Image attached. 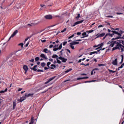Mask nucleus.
Segmentation results:
<instances>
[{"label":"nucleus","mask_w":124,"mask_h":124,"mask_svg":"<svg viewBox=\"0 0 124 124\" xmlns=\"http://www.w3.org/2000/svg\"><path fill=\"white\" fill-rule=\"evenodd\" d=\"M59 60H61L62 61V62H66L67 61V59L64 58V57H62V55H59V57H58Z\"/></svg>","instance_id":"obj_3"},{"label":"nucleus","mask_w":124,"mask_h":124,"mask_svg":"<svg viewBox=\"0 0 124 124\" xmlns=\"http://www.w3.org/2000/svg\"><path fill=\"white\" fill-rule=\"evenodd\" d=\"M47 92H48V90L43 91V92L41 93H46Z\"/></svg>","instance_id":"obj_59"},{"label":"nucleus","mask_w":124,"mask_h":124,"mask_svg":"<svg viewBox=\"0 0 124 124\" xmlns=\"http://www.w3.org/2000/svg\"><path fill=\"white\" fill-rule=\"evenodd\" d=\"M18 46H21V48H23L24 47V44L23 43H20L18 44Z\"/></svg>","instance_id":"obj_36"},{"label":"nucleus","mask_w":124,"mask_h":124,"mask_svg":"<svg viewBox=\"0 0 124 124\" xmlns=\"http://www.w3.org/2000/svg\"><path fill=\"white\" fill-rule=\"evenodd\" d=\"M105 33H102L101 34H98L96 35V38H98L99 37H103V36H105Z\"/></svg>","instance_id":"obj_9"},{"label":"nucleus","mask_w":124,"mask_h":124,"mask_svg":"<svg viewBox=\"0 0 124 124\" xmlns=\"http://www.w3.org/2000/svg\"><path fill=\"white\" fill-rule=\"evenodd\" d=\"M30 44V42H28L26 45H25V47H28L29 46V45Z\"/></svg>","instance_id":"obj_57"},{"label":"nucleus","mask_w":124,"mask_h":124,"mask_svg":"<svg viewBox=\"0 0 124 124\" xmlns=\"http://www.w3.org/2000/svg\"><path fill=\"white\" fill-rule=\"evenodd\" d=\"M80 75L81 76H87V74L83 73V74H80Z\"/></svg>","instance_id":"obj_51"},{"label":"nucleus","mask_w":124,"mask_h":124,"mask_svg":"<svg viewBox=\"0 0 124 124\" xmlns=\"http://www.w3.org/2000/svg\"><path fill=\"white\" fill-rule=\"evenodd\" d=\"M93 71H94V70H93L91 72V75H93Z\"/></svg>","instance_id":"obj_62"},{"label":"nucleus","mask_w":124,"mask_h":124,"mask_svg":"<svg viewBox=\"0 0 124 124\" xmlns=\"http://www.w3.org/2000/svg\"><path fill=\"white\" fill-rule=\"evenodd\" d=\"M32 35H33V34H32L30 37H28V38H26L25 40L24 43H26V41H28V40L29 38H31V37L32 36Z\"/></svg>","instance_id":"obj_28"},{"label":"nucleus","mask_w":124,"mask_h":124,"mask_svg":"<svg viewBox=\"0 0 124 124\" xmlns=\"http://www.w3.org/2000/svg\"><path fill=\"white\" fill-rule=\"evenodd\" d=\"M83 22H84V20H82L79 21H77L76 22H75L74 23V25H72L71 27H75V26H77V25H79V24H82V23H83Z\"/></svg>","instance_id":"obj_6"},{"label":"nucleus","mask_w":124,"mask_h":124,"mask_svg":"<svg viewBox=\"0 0 124 124\" xmlns=\"http://www.w3.org/2000/svg\"><path fill=\"white\" fill-rule=\"evenodd\" d=\"M117 41L119 42L120 44H121V43H122V44H123V45L124 46V41L122 40H117Z\"/></svg>","instance_id":"obj_19"},{"label":"nucleus","mask_w":124,"mask_h":124,"mask_svg":"<svg viewBox=\"0 0 124 124\" xmlns=\"http://www.w3.org/2000/svg\"><path fill=\"white\" fill-rule=\"evenodd\" d=\"M116 14H117V15H123V14H124V13H116Z\"/></svg>","instance_id":"obj_47"},{"label":"nucleus","mask_w":124,"mask_h":124,"mask_svg":"<svg viewBox=\"0 0 124 124\" xmlns=\"http://www.w3.org/2000/svg\"><path fill=\"white\" fill-rule=\"evenodd\" d=\"M7 88H6L4 91H0V93H6L7 92Z\"/></svg>","instance_id":"obj_21"},{"label":"nucleus","mask_w":124,"mask_h":124,"mask_svg":"<svg viewBox=\"0 0 124 124\" xmlns=\"http://www.w3.org/2000/svg\"><path fill=\"white\" fill-rule=\"evenodd\" d=\"M93 54H98V52H97V51H93L92 52H90L89 53V55H93Z\"/></svg>","instance_id":"obj_24"},{"label":"nucleus","mask_w":124,"mask_h":124,"mask_svg":"<svg viewBox=\"0 0 124 124\" xmlns=\"http://www.w3.org/2000/svg\"><path fill=\"white\" fill-rule=\"evenodd\" d=\"M56 60L57 61V63H59V64L62 63V62H61V61L59 60V59L57 58Z\"/></svg>","instance_id":"obj_40"},{"label":"nucleus","mask_w":124,"mask_h":124,"mask_svg":"<svg viewBox=\"0 0 124 124\" xmlns=\"http://www.w3.org/2000/svg\"><path fill=\"white\" fill-rule=\"evenodd\" d=\"M112 41H109L107 43L108 45H109V44H111Z\"/></svg>","instance_id":"obj_60"},{"label":"nucleus","mask_w":124,"mask_h":124,"mask_svg":"<svg viewBox=\"0 0 124 124\" xmlns=\"http://www.w3.org/2000/svg\"><path fill=\"white\" fill-rule=\"evenodd\" d=\"M50 64H51V62H47L46 65L48 67L50 66Z\"/></svg>","instance_id":"obj_44"},{"label":"nucleus","mask_w":124,"mask_h":124,"mask_svg":"<svg viewBox=\"0 0 124 124\" xmlns=\"http://www.w3.org/2000/svg\"><path fill=\"white\" fill-rule=\"evenodd\" d=\"M83 79H89V77H83Z\"/></svg>","instance_id":"obj_64"},{"label":"nucleus","mask_w":124,"mask_h":124,"mask_svg":"<svg viewBox=\"0 0 124 124\" xmlns=\"http://www.w3.org/2000/svg\"><path fill=\"white\" fill-rule=\"evenodd\" d=\"M44 89V87H41L38 89V91H41V90H43Z\"/></svg>","instance_id":"obj_56"},{"label":"nucleus","mask_w":124,"mask_h":124,"mask_svg":"<svg viewBox=\"0 0 124 124\" xmlns=\"http://www.w3.org/2000/svg\"><path fill=\"white\" fill-rule=\"evenodd\" d=\"M35 62H38V61H39V57H37L35 58Z\"/></svg>","instance_id":"obj_39"},{"label":"nucleus","mask_w":124,"mask_h":124,"mask_svg":"<svg viewBox=\"0 0 124 124\" xmlns=\"http://www.w3.org/2000/svg\"><path fill=\"white\" fill-rule=\"evenodd\" d=\"M62 44L61 43L60 45L59 46L58 48H59V50H62Z\"/></svg>","instance_id":"obj_34"},{"label":"nucleus","mask_w":124,"mask_h":124,"mask_svg":"<svg viewBox=\"0 0 124 124\" xmlns=\"http://www.w3.org/2000/svg\"><path fill=\"white\" fill-rule=\"evenodd\" d=\"M71 70H72V68H70L67 70L66 71H65V73H68V72H69V71H71Z\"/></svg>","instance_id":"obj_32"},{"label":"nucleus","mask_w":124,"mask_h":124,"mask_svg":"<svg viewBox=\"0 0 124 124\" xmlns=\"http://www.w3.org/2000/svg\"><path fill=\"white\" fill-rule=\"evenodd\" d=\"M108 34H109V36H110V37H113V35H114L113 33H112V34L109 33Z\"/></svg>","instance_id":"obj_46"},{"label":"nucleus","mask_w":124,"mask_h":124,"mask_svg":"<svg viewBox=\"0 0 124 124\" xmlns=\"http://www.w3.org/2000/svg\"><path fill=\"white\" fill-rule=\"evenodd\" d=\"M79 18H81V16H80V14H78V16L77 17H76V19H77V20H78L79 19Z\"/></svg>","instance_id":"obj_33"},{"label":"nucleus","mask_w":124,"mask_h":124,"mask_svg":"<svg viewBox=\"0 0 124 124\" xmlns=\"http://www.w3.org/2000/svg\"><path fill=\"white\" fill-rule=\"evenodd\" d=\"M36 67H37V65H34L33 68H31V70H33L34 71H36V70H37Z\"/></svg>","instance_id":"obj_16"},{"label":"nucleus","mask_w":124,"mask_h":124,"mask_svg":"<svg viewBox=\"0 0 124 124\" xmlns=\"http://www.w3.org/2000/svg\"><path fill=\"white\" fill-rule=\"evenodd\" d=\"M17 33H18V30H16L9 38L8 41H9V40H10L12 37H14V36H15Z\"/></svg>","instance_id":"obj_4"},{"label":"nucleus","mask_w":124,"mask_h":124,"mask_svg":"<svg viewBox=\"0 0 124 124\" xmlns=\"http://www.w3.org/2000/svg\"><path fill=\"white\" fill-rule=\"evenodd\" d=\"M51 67H54V68H56V67H57V66H56L55 64H52L51 65H50Z\"/></svg>","instance_id":"obj_37"},{"label":"nucleus","mask_w":124,"mask_h":124,"mask_svg":"<svg viewBox=\"0 0 124 124\" xmlns=\"http://www.w3.org/2000/svg\"><path fill=\"white\" fill-rule=\"evenodd\" d=\"M16 108V101H14L13 103V110H14Z\"/></svg>","instance_id":"obj_17"},{"label":"nucleus","mask_w":124,"mask_h":124,"mask_svg":"<svg viewBox=\"0 0 124 124\" xmlns=\"http://www.w3.org/2000/svg\"><path fill=\"white\" fill-rule=\"evenodd\" d=\"M120 38H122V37L121 36H117L116 38H113L111 39V40H116V39H117V40H118V39H120Z\"/></svg>","instance_id":"obj_18"},{"label":"nucleus","mask_w":124,"mask_h":124,"mask_svg":"<svg viewBox=\"0 0 124 124\" xmlns=\"http://www.w3.org/2000/svg\"><path fill=\"white\" fill-rule=\"evenodd\" d=\"M30 62H34V59H32L31 60L29 61Z\"/></svg>","instance_id":"obj_61"},{"label":"nucleus","mask_w":124,"mask_h":124,"mask_svg":"<svg viewBox=\"0 0 124 124\" xmlns=\"http://www.w3.org/2000/svg\"><path fill=\"white\" fill-rule=\"evenodd\" d=\"M112 63L113 64V65H118V59H115V60H114Z\"/></svg>","instance_id":"obj_11"},{"label":"nucleus","mask_w":124,"mask_h":124,"mask_svg":"<svg viewBox=\"0 0 124 124\" xmlns=\"http://www.w3.org/2000/svg\"><path fill=\"white\" fill-rule=\"evenodd\" d=\"M122 57V59H121V61L120 62V64H122V63H123V62H124V55H121Z\"/></svg>","instance_id":"obj_22"},{"label":"nucleus","mask_w":124,"mask_h":124,"mask_svg":"<svg viewBox=\"0 0 124 124\" xmlns=\"http://www.w3.org/2000/svg\"><path fill=\"white\" fill-rule=\"evenodd\" d=\"M124 66V63H123L120 67H119V68H123Z\"/></svg>","instance_id":"obj_48"},{"label":"nucleus","mask_w":124,"mask_h":124,"mask_svg":"<svg viewBox=\"0 0 124 124\" xmlns=\"http://www.w3.org/2000/svg\"><path fill=\"white\" fill-rule=\"evenodd\" d=\"M65 50H66V51H67V52H68L69 53V54H71V52L70 51V50L69 49L66 48Z\"/></svg>","instance_id":"obj_49"},{"label":"nucleus","mask_w":124,"mask_h":124,"mask_svg":"<svg viewBox=\"0 0 124 124\" xmlns=\"http://www.w3.org/2000/svg\"><path fill=\"white\" fill-rule=\"evenodd\" d=\"M111 30H113L114 31H119V28L114 29L113 28H111Z\"/></svg>","instance_id":"obj_42"},{"label":"nucleus","mask_w":124,"mask_h":124,"mask_svg":"<svg viewBox=\"0 0 124 124\" xmlns=\"http://www.w3.org/2000/svg\"><path fill=\"white\" fill-rule=\"evenodd\" d=\"M94 31L92 30H90L89 31H87L86 32H89V33H92V32H93Z\"/></svg>","instance_id":"obj_35"},{"label":"nucleus","mask_w":124,"mask_h":124,"mask_svg":"<svg viewBox=\"0 0 124 124\" xmlns=\"http://www.w3.org/2000/svg\"><path fill=\"white\" fill-rule=\"evenodd\" d=\"M103 45H104V44L103 43H102L99 45H97L98 47H99V46H100L99 47H100V48H101V47H102V46H103Z\"/></svg>","instance_id":"obj_30"},{"label":"nucleus","mask_w":124,"mask_h":124,"mask_svg":"<svg viewBox=\"0 0 124 124\" xmlns=\"http://www.w3.org/2000/svg\"><path fill=\"white\" fill-rule=\"evenodd\" d=\"M75 35H76V33L73 34V35H72L71 36H69L68 37L69 39H70V38H72V37H74V36H75Z\"/></svg>","instance_id":"obj_26"},{"label":"nucleus","mask_w":124,"mask_h":124,"mask_svg":"<svg viewBox=\"0 0 124 124\" xmlns=\"http://www.w3.org/2000/svg\"><path fill=\"white\" fill-rule=\"evenodd\" d=\"M62 52H63V49H62L61 51H60V53H61V54L60 55V56H62V55H63V53H62Z\"/></svg>","instance_id":"obj_41"},{"label":"nucleus","mask_w":124,"mask_h":124,"mask_svg":"<svg viewBox=\"0 0 124 124\" xmlns=\"http://www.w3.org/2000/svg\"><path fill=\"white\" fill-rule=\"evenodd\" d=\"M82 37H81V38H84V37H88L89 36V34L87 35V32H84L82 33Z\"/></svg>","instance_id":"obj_10"},{"label":"nucleus","mask_w":124,"mask_h":124,"mask_svg":"<svg viewBox=\"0 0 124 124\" xmlns=\"http://www.w3.org/2000/svg\"><path fill=\"white\" fill-rule=\"evenodd\" d=\"M67 43V42H63L62 43L63 46H65V45H66Z\"/></svg>","instance_id":"obj_45"},{"label":"nucleus","mask_w":124,"mask_h":124,"mask_svg":"<svg viewBox=\"0 0 124 124\" xmlns=\"http://www.w3.org/2000/svg\"><path fill=\"white\" fill-rule=\"evenodd\" d=\"M40 57H41V58H42L43 59H45V60H48V58H47V57H46L45 54H44L43 53L41 54Z\"/></svg>","instance_id":"obj_13"},{"label":"nucleus","mask_w":124,"mask_h":124,"mask_svg":"<svg viewBox=\"0 0 124 124\" xmlns=\"http://www.w3.org/2000/svg\"><path fill=\"white\" fill-rule=\"evenodd\" d=\"M112 32L113 33V35H114V34H117V35H118V36H120V37L122 36V34H123L122 31H120V32L117 31H112Z\"/></svg>","instance_id":"obj_2"},{"label":"nucleus","mask_w":124,"mask_h":124,"mask_svg":"<svg viewBox=\"0 0 124 124\" xmlns=\"http://www.w3.org/2000/svg\"><path fill=\"white\" fill-rule=\"evenodd\" d=\"M45 18L46 20H52L53 19V16L51 15H47L45 16Z\"/></svg>","instance_id":"obj_5"},{"label":"nucleus","mask_w":124,"mask_h":124,"mask_svg":"<svg viewBox=\"0 0 124 124\" xmlns=\"http://www.w3.org/2000/svg\"><path fill=\"white\" fill-rule=\"evenodd\" d=\"M23 68L24 70L25 71V72H27V71L29 70V67H28V66H27L26 65H24L23 67Z\"/></svg>","instance_id":"obj_14"},{"label":"nucleus","mask_w":124,"mask_h":124,"mask_svg":"<svg viewBox=\"0 0 124 124\" xmlns=\"http://www.w3.org/2000/svg\"><path fill=\"white\" fill-rule=\"evenodd\" d=\"M49 48H54V45H51L50 46H49Z\"/></svg>","instance_id":"obj_63"},{"label":"nucleus","mask_w":124,"mask_h":124,"mask_svg":"<svg viewBox=\"0 0 124 124\" xmlns=\"http://www.w3.org/2000/svg\"><path fill=\"white\" fill-rule=\"evenodd\" d=\"M70 47L72 49V50H74L75 49L73 45H72L71 43H70Z\"/></svg>","instance_id":"obj_23"},{"label":"nucleus","mask_w":124,"mask_h":124,"mask_svg":"<svg viewBox=\"0 0 124 124\" xmlns=\"http://www.w3.org/2000/svg\"><path fill=\"white\" fill-rule=\"evenodd\" d=\"M43 70H40V69H38L37 70V72H43Z\"/></svg>","instance_id":"obj_43"},{"label":"nucleus","mask_w":124,"mask_h":124,"mask_svg":"<svg viewBox=\"0 0 124 124\" xmlns=\"http://www.w3.org/2000/svg\"><path fill=\"white\" fill-rule=\"evenodd\" d=\"M41 40L43 43L46 42V40Z\"/></svg>","instance_id":"obj_58"},{"label":"nucleus","mask_w":124,"mask_h":124,"mask_svg":"<svg viewBox=\"0 0 124 124\" xmlns=\"http://www.w3.org/2000/svg\"><path fill=\"white\" fill-rule=\"evenodd\" d=\"M116 46L112 48V51H115V50H121V48H122L123 46L122 44H120V43L118 42V43L116 44Z\"/></svg>","instance_id":"obj_1"},{"label":"nucleus","mask_w":124,"mask_h":124,"mask_svg":"<svg viewBox=\"0 0 124 124\" xmlns=\"http://www.w3.org/2000/svg\"><path fill=\"white\" fill-rule=\"evenodd\" d=\"M83 78H77V80H83Z\"/></svg>","instance_id":"obj_54"},{"label":"nucleus","mask_w":124,"mask_h":124,"mask_svg":"<svg viewBox=\"0 0 124 124\" xmlns=\"http://www.w3.org/2000/svg\"><path fill=\"white\" fill-rule=\"evenodd\" d=\"M48 51V49L47 48H45L43 50V52H44V53H48V52H47Z\"/></svg>","instance_id":"obj_38"},{"label":"nucleus","mask_w":124,"mask_h":124,"mask_svg":"<svg viewBox=\"0 0 124 124\" xmlns=\"http://www.w3.org/2000/svg\"><path fill=\"white\" fill-rule=\"evenodd\" d=\"M66 31V28H64L62 31H61V32H64Z\"/></svg>","instance_id":"obj_55"},{"label":"nucleus","mask_w":124,"mask_h":124,"mask_svg":"<svg viewBox=\"0 0 124 124\" xmlns=\"http://www.w3.org/2000/svg\"><path fill=\"white\" fill-rule=\"evenodd\" d=\"M71 43L72 45H77V44H79V42H74Z\"/></svg>","instance_id":"obj_20"},{"label":"nucleus","mask_w":124,"mask_h":124,"mask_svg":"<svg viewBox=\"0 0 124 124\" xmlns=\"http://www.w3.org/2000/svg\"><path fill=\"white\" fill-rule=\"evenodd\" d=\"M82 33L81 32H78L76 34H77V35H80V34H81Z\"/></svg>","instance_id":"obj_52"},{"label":"nucleus","mask_w":124,"mask_h":124,"mask_svg":"<svg viewBox=\"0 0 124 124\" xmlns=\"http://www.w3.org/2000/svg\"><path fill=\"white\" fill-rule=\"evenodd\" d=\"M25 95L26 96V97H30V96H31V97H32L33 95V93H29V94H27L25 93Z\"/></svg>","instance_id":"obj_15"},{"label":"nucleus","mask_w":124,"mask_h":124,"mask_svg":"<svg viewBox=\"0 0 124 124\" xmlns=\"http://www.w3.org/2000/svg\"><path fill=\"white\" fill-rule=\"evenodd\" d=\"M55 78H56V77H53L52 78H49L48 79V80L45 83V85L50 83V82H51V81H52V80H54V79H55Z\"/></svg>","instance_id":"obj_7"},{"label":"nucleus","mask_w":124,"mask_h":124,"mask_svg":"<svg viewBox=\"0 0 124 124\" xmlns=\"http://www.w3.org/2000/svg\"><path fill=\"white\" fill-rule=\"evenodd\" d=\"M102 27H104V25H99L98 26V29H99V28H102Z\"/></svg>","instance_id":"obj_53"},{"label":"nucleus","mask_w":124,"mask_h":124,"mask_svg":"<svg viewBox=\"0 0 124 124\" xmlns=\"http://www.w3.org/2000/svg\"><path fill=\"white\" fill-rule=\"evenodd\" d=\"M52 58L53 59H55V58H59V56H58V55L55 54V55H53L52 56Z\"/></svg>","instance_id":"obj_31"},{"label":"nucleus","mask_w":124,"mask_h":124,"mask_svg":"<svg viewBox=\"0 0 124 124\" xmlns=\"http://www.w3.org/2000/svg\"><path fill=\"white\" fill-rule=\"evenodd\" d=\"M41 65L42 67H44V66H45V65H46V63L43 62H42L41 63Z\"/></svg>","instance_id":"obj_27"},{"label":"nucleus","mask_w":124,"mask_h":124,"mask_svg":"<svg viewBox=\"0 0 124 124\" xmlns=\"http://www.w3.org/2000/svg\"><path fill=\"white\" fill-rule=\"evenodd\" d=\"M117 43L118 42L116 41H112V42L110 44L109 46H111V47H114V45H115V44H117Z\"/></svg>","instance_id":"obj_12"},{"label":"nucleus","mask_w":124,"mask_h":124,"mask_svg":"<svg viewBox=\"0 0 124 124\" xmlns=\"http://www.w3.org/2000/svg\"><path fill=\"white\" fill-rule=\"evenodd\" d=\"M108 71L110 72V73H115V72H116L117 71H113L110 69H108Z\"/></svg>","instance_id":"obj_25"},{"label":"nucleus","mask_w":124,"mask_h":124,"mask_svg":"<svg viewBox=\"0 0 124 124\" xmlns=\"http://www.w3.org/2000/svg\"><path fill=\"white\" fill-rule=\"evenodd\" d=\"M53 51L54 52H56V51H58V50H60V49L59 48V47H53Z\"/></svg>","instance_id":"obj_29"},{"label":"nucleus","mask_w":124,"mask_h":124,"mask_svg":"<svg viewBox=\"0 0 124 124\" xmlns=\"http://www.w3.org/2000/svg\"><path fill=\"white\" fill-rule=\"evenodd\" d=\"M107 18H113V16H106Z\"/></svg>","instance_id":"obj_50"},{"label":"nucleus","mask_w":124,"mask_h":124,"mask_svg":"<svg viewBox=\"0 0 124 124\" xmlns=\"http://www.w3.org/2000/svg\"><path fill=\"white\" fill-rule=\"evenodd\" d=\"M26 98H27L26 97V95H25L24 96L20 97V99L18 100V101H19V102H22V101H24V100H25Z\"/></svg>","instance_id":"obj_8"}]
</instances>
